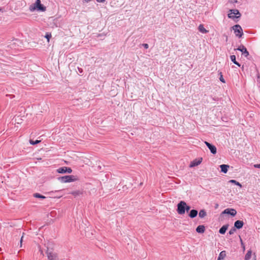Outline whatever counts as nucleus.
<instances>
[{
  "instance_id": "f257e3e1",
  "label": "nucleus",
  "mask_w": 260,
  "mask_h": 260,
  "mask_svg": "<svg viewBox=\"0 0 260 260\" xmlns=\"http://www.w3.org/2000/svg\"><path fill=\"white\" fill-rule=\"evenodd\" d=\"M37 9L38 11L44 12L46 10V7L44 6L41 4L40 0H37L33 5H31L29 7V10L31 11H33Z\"/></svg>"
},
{
  "instance_id": "f03ea898",
  "label": "nucleus",
  "mask_w": 260,
  "mask_h": 260,
  "mask_svg": "<svg viewBox=\"0 0 260 260\" xmlns=\"http://www.w3.org/2000/svg\"><path fill=\"white\" fill-rule=\"evenodd\" d=\"M62 183L71 182L78 180V178L73 175L64 176L59 178Z\"/></svg>"
},
{
  "instance_id": "7ed1b4c3",
  "label": "nucleus",
  "mask_w": 260,
  "mask_h": 260,
  "mask_svg": "<svg viewBox=\"0 0 260 260\" xmlns=\"http://www.w3.org/2000/svg\"><path fill=\"white\" fill-rule=\"evenodd\" d=\"M230 13L228 14L229 18L234 20L235 18H239L241 16V13L237 9H231L230 10Z\"/></svg>"
},
{
  "instance_id": "20e7f679",
  "label": "nucleus",
  "mask_w": 260,
  "mask_h": 260,
  "mask_svg": "<svg viewBox=\"0 0 260 260\" xmlns=\"http://www.w3.org/2000/svg\"><path fill=\"white\" fill-rule=\"evenodd\" d=\"M232 28L236 37L238 38H241L242 37L243 35V29L240 25H235L232 27Z\"/></svg>"
},
{
  "instance_id": "39448f33",
  "label": "nucleus",
  "mask_w": 260,
  "mask_h": 260,
  "mask_svg": "<svg viewBox=\"0 0 260 260\" xmlns=\"http://www.w3.org/2000/svg\"><path fill=\"white\" fill-rule=\"evenodd\" d=\"M185 206L186 203L184 201H180L177 205V211L180 215H183L185 213Z\"/></svg>"
},
{
  "instance_id": "423d86ee",
  "label": "nucleus",
  "mask_w": 260,
  "mask_h": 260,
  "mask_svg": "<svg viewBox=\"0 0 260 260\" xmlns=\"http://www.w3.org/2000/svg\"><path fill=\"white\" fill-rule=\"evenodd\" d=\"M46 253L48 260H61L58 257L56 253L53 252L48 248L47 249Z\"/></svg>"
},
{
  "instance_id": "0eeeda50",
  "label": "nucleus",
  "mask_w": 260,
  "mask_h": 260,
  "mask_svg": "<svg viewBox=\"0 0 260 260\" xmlns=\"http://www.w3.org/2000/svg\"><path fill=\"white\" fill-rule=\"evenodd\" d=\"M205 144L208 147V148L210 149L211 152L212 154H215L216 153L217 149L215 146L211 144L210 143H209V142H208L207 141H205Z\"/></svg>"
},
{
  "instance_id": "6e6552de",
  "label": "nucleus",
  "mask_w": 260,
  "mask_h": 260,
  "mask_svg": "<svg viewBox=\"0 0 260 260\" xmlns=\"http://www.w3.org/2000/svg\"><path fill=\"white\" fill-rule=\"evenodd\" d=\"M237 50L240 51L242 53V54L245 57H247L249 55V52L246 47L243 45H240Z\"/></svg>"
},
{
  "instance_id": "1a4fd4ad",
  "label": "nucleus",
  "mask_w": 260,
  "mask_h": 260,
  "mask_svg": "<svg viewBox=\"0 0 260 260\" xmlns=\"http://www.w3.org/2000/svg\"><path fill=\"white\" fill-rule=\"evenodd\" d=\"M222 213L223 214H230L231 215L233 216H234L236 215L237 214V211L235 209H225Z\"/></svg>"
},
{
  "instance_id": "9d476101",
  "label": "nucleus",
  "mask_w": 260,
  "mask_h": 260,
  "mask_svg": "<svg viewBox=\"0 0 260 260\" xmlns=\"http://www.w3.org/2000/svg\"><path fill=\"white\" fill-rule=\"evenodd\" d=\"M203 158L202 157L196 159L191 162L189 167L192 168L200 165L202 161Z\"/></svg>"
},
{
  "instance_id": "9b49d317",
  "label": "nucleus",
  "mask_w": 260,
  "mask_h": 260,
  "mask_svg": "<svg viewBox=\"0 0 260 260\" xmlns=\"http://www.w3.org/2000/svg\"><path fill=\"white\" fill-rule=\"evenodd\" d=\"M244 225V222L242 220H237L234 223V227L237 229H241Z\"/></svg>"
},
{
  "instance_id": "f8f14e48",
  "label": "nucleus",
  "mask_w": 260,
  "mask_h": 260,
  "mask_svg": "<svg viewBox=\"0 0 260 260\" xmlns=\"http://www.w3.org/2000/svg\"><path fill=\"white\" fill-rule=\"evenodd\" d=\"M229 225L228 224L223 225L219 230V233L221 234H224L228 230Z\"/></svg>"
},
{
  "instance_id": "ddd939ff",
  "label": "nucleus",
  "mask_w": 260,
  "mask_h": 260,
  "mask_svg": "<svg viewBox=\"0 0 260 260\" xmlns=\"http://www.w3.org/2000/svg\"><path fill=\"white\" fill-rule=\"evenodd\" d=\"M205 228L203 225H199L196 229V231L198 233H204L205 232Z\"/></svg>"
},
{
  "instance_id": "4468645a",
  "label": "nucleus",
  "mask_w": 260,
  "mask_h": 260,
  "mask_svg": "<svg viewBox=\"0 0 260 260\" xmlns=\"http://www.w3.org/2000/svg\"><path fill=\"white\" fill-rule=\"evenodd\" d=\"M13 122L17 123L18 124L21 123L22 119L20 116H15L12 120Z\"/></svg>"
},
{
  "instance_id": "2eb2a0df",
  "label": "nucleus",
  "mask_w": 260,
  "mask_h": 260,
  "mask_svg": "<svg viewBox=\"0 0 260 260\" xmlns=\"http://www.w3.org/2000/svg\"><path fill=\"white\" fill-rule=\"evenodd\" d=\"M198 213V212L197 210L192 209L190 211L189 216L191 218H193L197 216Z\"/></svg>"
},
{
  "instance_id": "dca6fc26",
  "label": "nucleus",
  "mask_w": 260,
  "mask_h": 260,
  "mask_svg": "<svg viewBox=\"0 0 260 260\" xmlns=\"http://www.w3.org/2000/svg\"><path fill=\"white\" fill-rule=\"evenodd\" d=\"M220 168H221V172L224 173H226L228 172V169L229 168V166L227 165H221L220 166Z\"/></svg>"
},
{
  "instance_id": "f3484780",
  "label": "nucleus",
  "mask_w": 260,
  "mask_h": 260,
  "mask_svg": "<svg viewBox=\"0 0 260 260\" xmlns=\"http://www.w3.org/2000/svg\"><path fill=\"white\" fill-rule=\"evenodd\" d=\"M199 30L203 34H206L208 32V30H206L203 24H200L198 27Z\"/></svg>"
},
{
  "instance_id": "a211bd4d",
  "label": "nucleus",
  "mask_w": 260,
  "mask_h": 260,
  "mask_svg": "<svg viewBox=\"0 0 260 260\" xmlns=\"http://www.w3.org/2000/svg\"><path fill=\"white\" fill-rule=\"evenodd\" d=\"M207 215V212L205 209H202L200 211L199 216L200 218H204Z\"/></svg>"
},
{
  "instance_id": "6ab92c4d",
  "label": "nucleus",
  "mask_w": 260,
  "mask_h": 260,
  "mask_svg": "<svg viewBox=\"0 0 260 260\" xmlns=\"http://www.w3.org/2000/svg\"><path fill=\"white\" fill-rule=\"evenodd\" d=\"M83 193V191L81 190H75L71 192H70L71 194H72L73 196L75 197H77L78 196H80Z\"/></svg>"
},
{
  "instance_id": "aec40b11",
  "label": "nucleus",
  "mask_w": 260,
  "mask_h": 260,
  "mask_svg": "<svg viewBox=\"0 0 260 260\" xmlns=\"http://www.w3.org/2000/svg\"><path fill=\"white\" fill-rule=\"evenodd\" d=\"M226 256V252L225 251H222L219 254L217 260H221L224 258Z\"/></svg>"
},
{
  "instance_id": "412c9836",
  "label": "nucleus",
  "mask_w": 260,
  "mask_h": 260,
  "mask_svg": "<svg viewBox=\"0 0 260 260\" xmlns=\"http://www.w3.org/2000/svg\"><path fill=\"white\" fill-rule=\"evenodd\" d=\"M230 58H231L232 61L234 64L237 65L238 67H240V64L236 60V56L235 55H231Z\"/></svg>"
},
{
  "instance_id": "4be33fe9",
  "label": "nucleus",
  "mask_w": 260,
  "mask_h": 260,
  "mask_svg": "<svg viewBox=\"0 0 260 260\" xmlns=\"http://www.w3.org/2000/svg\"><path fill=\"white\" fill-rule=\"evenodd\" d=\"M252 254V251L251 250H249L247 251V253L245 256V260H250Z\"/></svg>"
},
{
  "instance_id": "5701e85b",
  "label": "nucleus",
  "mask_w": 260,
  "mask_h": 260,
  "mask_svg": "<svg viewBox=\"0 0 260 260\" xmlns=\"http://www.w3.org/2000/svg\"><path fill=\"white\" fill-rule=\"evenodd\" d=\"M66 167H61L57 169V172L59 173H66Z\"/></svg>"
},
{
  "instance_id": "b1692460",
  "label": "nucleus",
  "mask_w": 260,
  "mask_h": 260,
  "mask_svg": "<svg viewBox=\"0 0 260 260\" xmlns=\"http://www.w3.org/2000/svg\"><path fill=\"white\" fill-rule=\"evenodd\" d=\"M34 197L37 198H40V199H45L46 197L43 195L40 194L39 193H36L34 194Z\"/></svg>"
},
{
  "instance_id": "393cba45",
  "label": "nucleus",
  "mask_w": 260,
  "mask_h": 260,
  "mask_svg": "<svg viewBox=\"0 0 260 260\" xmlns=\"http://www.w3.org/2000/svg\"><path fill=\"white\" fill-rule=\"evenodd\" d=\"M229 182H231L232 183H234L236 185H238L240 186V187H242V185L238 181H237L235 180H231L229 181Z\"/></svg>"
},
{
  "instance_id": "a878e982",
  "label": "nucleus",
  "mask_w": 260,
  "mask_h": 260,
  "mask_svg": "<svg viewBox=\"0 0 260 260\" xmlns=\"http://www.w3.org/2000/svg\"><path fill=\"white\" fill-rule=\"evenodd\" d=\"M236 231V229L234 226L229 231V234L230 235L234 234Z\"/></svg>"
},
{
  "instance_id": "bb28decb",
  "label": "nucleus",
  "mask_w": 260,
  "mask_h": 260,
  "mask_svg": "<svg viewBox=\"0 0 260 260\" xmlns=\"http://www.w3.org/2000/svg\"><path fill=\"white\" fill-rule=\"evenodd\" d=\"M41 142L40 140H36L35 141H34L33 140H29V143L32 144V145H35V144H38L40 142Z\"/></svg>"
},
{
  "instance_id": "cd10ccee",
  "label": "nucleus",
  "mask_w": 260,
  "mask_h": 260,
  "mask_svg": "<svg viewBox=\"0 0 260 260\" xmlns=\"http://www.w3.org/2000/svg\"><path fill=\"white\" fill-rule=\"evenodd\" d=\"M219 74H220V77H219L220 81L221 82H222V83H225V81L224 79H223V76L222 75V73L220 72Z\"/></svg>"
},
{
  "instance_id": "c85d7f7f",
  "label": "nucleus",
  "mask_w": 260,
  "mask_h": 260,
  "mask_svg": "<svg viewBox=\"0 0 260 260\" xmlns=\"http://www.w3.org/2000/svg\"><path fill=\"white\" fill-rule=\"evenodd\" d=\"M45 37L47 39L48 42H49V40L51 37V34H46Z\"/></svg>"
},
{
  "instance_id": "c756f323",
  "label": "nucleus",
  "mask_w": 260,
  "mask_h": 260,
  "mask_svg": "<svg viewBox=\"0 0 260 260\" xmlns=\"http://www.w3.org/2000/svg\"><path fill=\"white\" fill-rule=\"evenodd\" d=\"M65 169L66 170V173H71L72 172V170L70 168L66 167Z\"/></svg>"
},
{
  "instance_id": "7c9ffc66",
  "label": "nucleus",
  "mask_w": 260,
  "mask_h": 260,
  "mask_svg": "<svg viewBox=\"0 0 260 260\" xmlns=\"http://www.w3.org/2000/svg\"><path fill=\"white\" fill-rule=\"evenodd\" d=\"M190 209V207L189 206H187L186 204V206H185V211H188Z\"/></svg>"
},
{
  "instance_id": "2f4dec72",
  "label": "nucleus",
  "mask_w": 260,
  "mask_h": 260,
  "mask_svg": "<svg viewBox=\"0 0 260 260\" xmlns=\"http://www.w3.org/2000/svg\"><path fill=\"white\" fill-rule=\"evenodd\" d=\"M23 235H24V233H23V235H22V236H21V239H20V247H22V241H23Z\"/></svg>"
},
{
  "instance_id": "473e14b6",
  "label": "nucleus",
  "mask_w": 260,
  "mask_h": 260,
  "mask_svg": "<svg viewBox=\"0 0 260 260\" xmlns=\"http://www.w3.org/2000/svg\"><path fill=\"white\" fill-rule=\"evenodd\" d=\"M142 45L145 49H148L149 47V45L147 44H143Z\"/></svg>"
},
{
  "instance_id": "72a5a7b5",
  "label": "nucleus",
  "mask_w": 260,
  "mask_h": 260,
  "mask_svg": "<svg viewBox=\"0 0 260 260\" xmlns=\"http://www.w3.org/2000/svg\"><path fill=\"white\" fill-rule=\"evenodd\" d=\"M253 166L255 168H260V164H255V165H254Z\"/></svg>"
},
{
  "instance_id": "f704fd0d",
  "label": "nucleus",
  "mask_w": 260,
  "mask_h": 260,
  "mask_svg": "<svg viewBox=\"0 0 260 260\" xmlns=\"http://www.w3.org/2000/svg\"><path fill=\"white\" fill-rule=\"evenodd\" d=\"M98 3H104L106 0H96Z\"/></svg>"
},
{
  "instance_id": "c9c22d12",
  "label": "nucleus",
  "mask_w": 260,
  "mask_h": 260,
  "mask_svg": "<svg viewBox=\"0 0 260 260\" xmlns=\"http://www.w3.org/2000/svg\"><path fill=\"white\" fill-rule=\"evenodd\" d=\"M239 237H240V242H241V245H244V243H243V241H242V239H241V237H240V236H239Z\"/></svg>"
},
{
  "instance_id": "e433bc0d",
  "label": "nucleus",
  "mask_w": 260,
  "mask_h": 260,
  "mask_svg": "<svg viewBox=\"0 0 260 260\" xmlns=\"http://www.w3.org/2000/svg\"><path fill=\"white\" fill-rule=\"evenodd\" d=\"M78 70H79V72L80 73H82L83 71H82V69H81V68H78Z\"/></svg>"
},
{
  "instance_id": "4c0bfd02",
  "label": "nucleus",
  "mask_w": 260,
  "mask_h": 260,
  "mask_svg": "<svg viewBox=\"0 0 260 260\" xmlns=\"http://www.w3.org/2000/svg\"><path fill=\"white\" fill-rule=\"evenodd\" d=\"M242 246H243V249H244H244H245V246H244V245H242Z\"/></svg>"
},
{
  "instance_id": "58836bf2",
  "label": "nucleus",
  "mask_w": 260,
  "mask_h": 260,
  "mask_svg": "<svg viewBox=\"0 0 260 260\" xmlns=\"http://www.w3.org/2000/svg\"><path fill=\"white\" fill-rule=\"evenodd\" d=\"M254 260H256V258H255Z\"/></svg>"
}]
</instances>
